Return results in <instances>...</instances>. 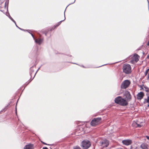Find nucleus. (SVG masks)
Returning a JSON list of instances; mask_svg holds the SVG:
<instances>
[{
	"label": "nucleus",
	"instance_id": "1",
	"mask_svg": "<svg viewBox=\"0 0 149 149\" xmlns=\"http://www.w3.org/2000/svg\"><path fill=\"white\" fill-rule=\"evenodd\" d=\"M114 100L116 103L122 106H126L128 104V102H127V101L120 96L115 98Z\"/></svg>",
	"mask_w": 149,
	"mask_h": 149
},
{
	"label": "nucleus",
	"instance_id": "2",
	"mask_svg": "<svg viewBox=\"0 0 149 149\" xmlns=\"http://www.w3.org/2000/svg\"><path fill=\"white\" fill-rule=\"evenodd\" d=\"M122 69L123 72L126 74H129L131 72V66L130 65L128 64H124L123 66Z\"/></svg>",
	"mask_w": 149,
	"mask_h": 149
},
{
	"label": "nucleus",
	"instance_id": "3",
	"mask_svg": "<svg viewBox=\"0 0 149 149\" xmlns=\"http://www.w3.org/2000/svg\"><path fill=\"white\" fill-rule=\"evenodd\" d=\"M91 146L90 142L88 140H84L81 143V146L83 149H87Z\"/></svg>",
	"mask_w": 149,
	"mask_h": 149
},
{
	"label": "nucleus",
	"instance_id": "4",
	"mask_svg": "<svg viewBox=\"0 0 149 149\" xmlns=\"http://www.w3.org/2000/svg\"><path fill=\"white\" fill-rule=\"evenodd\" d=\"M123 96L127 102L130 101L132 99V96L129 92L125 91L123 93Z\"/></svg>",
	"mask_w": 149,
	"mask_h": 149
},
{
	"label": "nucleus",
	"instance_id": "5",
	"mask_svg": "<svg viewBox=\"0 0 149 149\" xmlns=\"http://www.w3.org/2000/svg\"><path fill=\"white\" fill-rule=\"evenodd\" d=\"M130 84V81L128 80L123 81L121 84L120 87L121 89H125L129 87Z\"/></svg>",
	"mask_w": 149,
	"mask_h": 149
},
{
	"label": "nucleus",
	"instance_id": "6",
	"mask_svg": "<svg viewBox=\"0 0 149 149\" xmlns=\"http://www.w3.org/2000/svg\"><path fill=\"white\" fill-rule=\"evenodd\" d=\"M101 118H94L91 123V125L93 126H95L100 123Z\"/></svg>",
	"mask_w": 149,
	"mask_h": 149
},
{
	"label": "nucleus",
	"instance_id": "7",
	"mask_svg": "<svg viewBox=\"0 0 149 149\" xmlns=\"http://www.w3.org/2000/svg\"><path fill=\"white\" fill-rule=\"evenodd\" d=\"M129 58L131 59L130 62L132 63L133 64L137 62L139 60V56L136 54H135L133 56H130Z\"/></svg>",
	"mask_w": 149,
	"mask_h": 149
},
{
	"label": "nucleus",
	"instance_id": "8",
	"mask_svg": "<svg viewBox=\"0 0 149 149\" xmlns=\"http://www.w3.org/2000/svg\"><path fill=\"white\" fill-rule=\"evenodd\" d=\"M101 146L102 147H107L109 145V142L106 139L104 140L102 142H101Z\"/></svg>",
	"mask_w": 149,
	"mask_h": 149
},
{
	"label": "nucleus",
	"instance_id": "9",
	"mask_svg": "<svg viewBox=\"0 0 149 149\" xmlns=\"http://www.w3.org/2000/svg\"><path fill=\"white\" fill-rule=\"evenodd\" d=\"M122 143L124 145L128 146L131 144L132 141L131 140L126 139L122 141Z\"/></svg>",
	"mask_w": 149,
	"mask_h": 149
},
{
	"label": "nucleus",
	"instance_id": "10",
	"mask_svg": "<svg viewBox=\"0 0 149 149\" xmlns=\"http://www.w3.org/2000/svg\"><path fill=\"white\" fill-rule=\"evenodd\" d=\"M144 94L143 92H140L137 95V98L138 100H141L143 98Z\"/></svg>",
	"mask_w": 149,
	"mask_h": 149
},
{
	"label": "nucleus",
	"instance_id": "11",
	"mask_svg": "<svg viewBox=\"0 0 149 149\" xmlns=\"http://www.w3.org/2000/svg\"><path fill=\"white\" fill-rule=\"evenodd\" d=\"M34 40L35 42L36 43L39 44V45H40L42 43L43 41V39L40 38L36 39Z\"/></svg>",
	"mask_w": 149,
	"mask_h": 149
},
{
	"label": "nucleus",
	"instance_id": "12",
	"mask_svg": "<svg viewBox=\"0 0 149 149\" xmlns=\"http://www.w3.org/2000/svg\"><path fill=\"white\" fill-rule=\"evenodd\" d=\"M24 149H33V145L30 144L25 146Z\"/></svg>",
	"mask_w": 149,
	"mask_h": 149
},
{
	"label": "nucleus",
	"instance_id": "13",
	"mask_svg": "<svg viewBox=\"0 0 149 149\" xmlns=\"http://www.w3.org/2000/svg\"><path fill=\"white\" fill-rule=\"evenodd\" d=\"M132 126H134V127H136L140 128L141 126H142V125H141V124H138V123H136L135 122H134L132 124Z\"/></svg>",
	"mask_w": 149,
	"mask_h": 149
},
{
	"label": "nucleus",
	"instance_id": "14",
	"mask_svg": "<svg viewBox=\"0 0 149 149\" xmlns=\"http://www.w3.org/2000/svg\"><path fill=\"white\" fill-rule=\"evenodd\" d=\"M141 147L142 149H148L146 145L144 144H142L141 146Z\"/></svg>",
	"mask_w": 149,
	"mask_h": 149
},
{
	"label": "nucleus",
	"instance_id": "15",
	"mask_svg": "<svg viewBox=\"0 0 149 149\" xmlns=\"http://www.w3.org/2000/svg\"><path fill=\"white\" fill-rule=\"evenodd\" d=\"M144 103H148L149 104V96H148L145 99Z\"/></svg>",
	"mask_w": 149,
	"mask_h": 149
},
{
	"label": "nucleus",
	"instance_id": "16",
	"mask_svg": "<svg viewBox=\"0 0 149 149\" xmlns=\"http://www.w3.org/2000/svg\"><path fill=\"white\" fill-rule=\"evenodd\" d=\"M64 19L63 20H61V21H60V22H58L57 23V24L56 25V27L58 26L59 25H60L61 24V22H62L64 21V20H65V12H64Z\"/></svg>",
	"mask_w": 149,
	"mask_h": 149
},
{
	"label": "nucleus",
	"instance_id": "17",
	"mask_svg": "<svg viewBox=\"0 0 149 149\" xmlns=\"http://www.w3.org/2000/svg\"><path fill=\"white\" fill-rule=\"evenodd\" d=\"M34 72V70L33 68V67L31 68L30 69V74L31 77H32V75L33 73Z\"/></svg>",
	"mask_w": 149,
	"mask_h": 149
},
{
	"label": "nucleus",
	"instance_id": "18",
	"mask_svg": "<svg viewBox=\"0 0 149 149\" xmlns=\"http://www.w3.org/2000/svg\"><path fill=\"white\" fill-rule=\"evenodd\" d=\"M73 149H81V148L78 146H76L73 147Z\"/></svg>",
	"mask_w": 149,
	"mask_h": 149
},
{
	"label": "nucleus",
	"instance_id": "19",
	"mask_svg": "<svg viewBox=\"0 0 149 149\" xmlns=\"http://www.w3.org/2000/svg\"><path fill=\"white\" fill-rule=\"evenodd\" d=\"M9 15L8 16L9 18L12 20V19L13 20V18L10 16V15H9V14H8Z\"/></svg>",
	"mask_w": 149,
	"mask_h": 149
},
{
	"label": "nucleus",
	"instance_id": "20",
	"mask_svg": "<svg viewBox=\"0 0 149 149\" xmlns=\"http://www.w3.org/2000/svg\"><path fill=\"white\" fill-rule=\"evenodd\" d=\"M32 36V37H33V39L34 40H35V39L34 36L33 35V34L31 33H29Z\"/></svg>",
	"mask_w": 149,
	"mask_h": 149
},
{
	"label": "nucleus",
	"instance_id": "21",
	"mask_svg": "<svg viewBox=\"0 0 149 149\" xmlns=\"http://www.w3.org/2000/svg\"><path fill=\"white\" fill-rule=\"evenodd\" d=\"M145 91L146 92L149 91V89L148 88H145Z\"/></svg>",
	"mask_w": 149,
	"mask_h": 149
},
{
	"label": "nucleus",
	"instance_id": "22",
	"mask_svg": "<svg viewBox=\"0 0 149 149\" xmlns=\"http://www.w3.org/2000/svg\"><path fill=\"white\" fill-rule=\"evenodd\" d=\"M39 68H38V69L37 70V71L36 72V73H35V74H34V77H33V78H34V77H35V75H36V73H37V72L38 71V70H39Z\"/></svg>",
	"mask_w": 149,
	"mask_h": 149
},
{
	"label": "nucleus",
	"instance_id": "23",
	"mask_svg": "<svg viewBox=\"0 0 149 149\" xmlns=\"http://www.w3.org/2000/svg\"><path fill=\"white\" fill-rule=\"evenodd\" d=\"M75 0H74V1L73 3H71L69 5H68L66 7V8H67V7H68V6H69L71 4H72V3H74L75 2Z\"/></svg>",
	"mask_w": 149,
	"mask_h": 149
},
{
	"label": "nucleus",
	"instance_id": "24",
	"mask_svg": "<svg viewBox=\"0 0 149 149\" xmlns=\"http://www.w3.org/2000/svg\"><path fill=\"white\" fill-rule=\"evenodd\" d=\"M12 21L13 22L15 23V24H16V22H15V20H14L13 19V20L12 19Z\"/></svg>",
	"mask_w": 149,
	"mask_h": 149
},
{
	"label": "nucleus",
	"instance_id": "25",
	"mask_svg": "<svg viewBox=\"0 0 149 149\" xmlns=\"http://www.w3.org/2000/svg\"><path fill=\"white\" fill-rule=\"evenodd\" d=\"M146 138H147V139L149 140V136H146Z\"/></svg>",
	"mask_w": 149,
	"mask_h": 149
},
{
	"label": "nucleus",
	"instance_id": "26",
	"mask_svg": "<svg viewBox=\"0 0 149 149\" xmlns=\"http://www.w3.org/2000/svg\"><path fill=\"white\" fill-rule=\"evenodd\" d=\"M42 149H48L47 147H43Z\"/></svg>",
	"mask_w": 149,
	"mask_h": 149
},
{
	"label": "nucleus",
	"instance_id": "27",
	"mask_svg": "<svg viewBox=\"0 0 149 149\" xmlns=\"http://www.w3.org/2000/svg\"><path fill=\"white\" fill-rule=\"evenodd\" d=\"M148 72H146V71L145 72V75H146L147 74H148Z\"/></svg>",
	"mask_w": 149,
	"mask_h": 149
},
{
	"label": "nucleus",
	"instance_id": "28",
	"mask_svg": "<svg viewBox=\"0 0 149 149\" xmlns=\"http://www.w3.org/2000/svg\"><path fill=\"white\" fill-rule=\"evenodd\" d=\"M41 142H42L43 144H44L45 145H47V143H46L44 142H43L42 141H41Z\"/></svg>",
	"mask_w": 149,
	"mask_h": 149
},
{
	"label": "nucleus",
	"instance_id": "29",
	"mask_svg": "<svg viewBox=\"0 0 149 149\" xmlns=\"http://www.w3.org/2000/svg\"><path fill=\"white\" fill-rule=\"evenodd\" d=\"M147 58H149V53L148 54V55L147 56Z\"/></svg>",
	"mask_w": 149,
	"mask_h": 149
},
{
	"label": "nucleus",
	"instance_id": "30",
	"mask_svg": "<svg viewBox=\"0 0 149 149\" xmlns=\"http://www.w3.org/2000/svg\"><path fill=\"white\" fill-rule=\"evenodd\" d=\"M147 45H148V46H149V41L147 43Z\"/></svg>",
	"mask_w": 149,
	"mask_h": 149
},
{
	"label": "nucleus",
	"instance_id": "31",
	"mask_svg": "<svg viewBox=\"0 0 149 149\" xmlns=\"http://www.w3.org/2000/svg\"><path fill=\"white\" fill-rule=\"evenodd\" d=\"M18 28L19 29H20V30H22L24 31V29H23L20 28L19 27H18Z\"/></svg>",
	"mask_w": 149,
	"mask_h": 149
},
{
	"label": "nucleus",
	"instance_id": "32",
	"mask_svg": "<svg viewBox=\"0 0 149 149\" xmlns=\"http://www.w3.org/2000/svg\"><path fill=\"white\" fill-rule=\"evenodd\" d=\"M15 24V25H16V26H17L18 28V27H19L18 26H17V25L16 24H16Z\"/></svg>",
	"mask_w": 149,
	"mask_h": 149
},
{
	"label": "nucleus",
	"instance_id": "33",
	"mask_svg": "<svg viewBox=\"0 0 149 149\" xmlns=\"http://www.w3.org/2000/svg\"><path fill=\"white\" fill-rule=\"evenodd\" d=\"M147 70L149 72V68L148 69H147Z\"/></svg>",
	"mask_w": 149,
	"mask_h": 149
},
{
	"label": "nucleus",
	"instance_id": "34",
	"mask_svg": "<svg viewBox=\"0 0 149 149\" xmlns=\"http://www.w3.org/2000/svg\"><path fill=\"white\" fill-rule=\"evenodd\" d=\"M146 72H147L148 73V71H147V70L146 71Z\"/></svg>",
	"mask_w": 149,
	"mask_h": 149
},
{
	"label": "nucleus",
	"instance_id": "35",
	"mask_svg": "<svg viewBox=\"0 0 149 149\" xmlns=\"http://www.w3.org/2000/svg\"><path fill=\"white\" fill-rule=\"evenodd\" d=\"M16 113H17V109H16Z\"/></svg>",
	"mask_w": 149,
	"mask_h": 149
},
{
	"label": "nucleus",
	"instance_id": "36",
	"mask_svg": "<svg viewBox=\"0 0 149 149\" xmlns=\"http://www.w3.org/2000/svg\"><path fill=\"white\" fill-rule=\"evenodd\" d=\"M6 2L5 3V7H6Z\"/></svg>",
	"mask_w": 149,
	"mask_h": 149
},
{
	"label": "nucleus",
	"instance_id": "37",
	"mask_svg": "<svg viewBox=\"0 0 149 149\" xmlns=\"http://www.w3.org/2000/svg\"><path fill=\"white\" fill-rule=\"evenodd\" d=\"M148 107H149V104H148Z\"/></svg>",
	"mask_w": 149,
	"mask_h": 149
},
{
	"label": "nucleus",
	"instance_id": "38",
	"mask_svg": "<svg viewBox=\"0 0 149 149\" xmlns=\"http://www.w3.org/2000/svg\"><path fill=\"white\" fill-rule=\"evenodd\" d=\"M1 7V3H0V8Z\"/></svg>",
	"mask_w": 149,
	"mask_h": 149
},
{
	"label": "nucleus",
	"instance_id": "39",
	"mask_svg": "<svg viewBox=\"0 0 149 149\" xmlns=\"http://www.w3.org/2000/svg\"><path fill=\"white\" fill-rule=\"evenodd\" d=\"M82 67H84V66H83V65H82Z\"/></svg>",
	"mask_w": 149,
	"mask_h": 149
}]
</instances>
